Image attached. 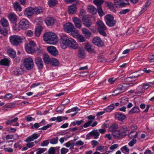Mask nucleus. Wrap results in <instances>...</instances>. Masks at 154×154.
Returning <instances> with one entry per match:
<instances>
[{
    "mask_svg": "<svg viewBox=\"0 0 154 154\" xmlns=\"http://www.w3.org/2000/svg\"><path fill=\"white\" fill-rule=\"evenodd\" d=\"M8 18L11 22L15 23L17 21V16L14 13H11L8 15Z\"/></svg>",
    "mask_w": 154,
    "mask_h": 154,
    "instance_id": "6ab92c4d",
    "label": "nucleus"
},
{
    "mask_svg": "<svg viewBox=\"0 0 154 154\" xmlns=\"http://www.w3.org/2000/svg\"><path fill=\"white\" fill-rule=\"evenodd\" d=\"M82 33L86 38H88L91 37L92 33L89 30L85 28H83L82 30Z\"/></svg>",
    "mask_w": 154,
    "mask_h": 154,
    "instance_id": "5701e85b",
    "label": "nucleus"
},
{
    "mask_svg": "<svg viewBox=\"0 0 154 154\" xmlns=\"http://www.w3.org/2000/svg\"><path fill=\"white\" fill-rule=\"evenodd\" d=\"M51 58H50L49 55L47 54L43 55V60L44 62L46 64H49L51 61Z\"/></svg>",
    "mask_w": 154,
    "mask_h": 154,
    "instance_id": "ea45409f",
    "label": "nucleus"
},
{
    "mask_svg": "<svg viewBox=\"0 0 154 154\" xmlns=\"http://www.w3.org/2000/svg\"><path fill=\"white\" fill-rule=\"evenodd\" d=\"M47 51L51 55L56 56L58 54V52L56 48L53 46H49L47 48Z\"/></svg>",
    "mask_w": 154,
    "mask_h": 154,
    "instance_id": "dca6fc26",
    "label": "nucleus"
},
{
    "mask_svg": "<svg viewBox=\"0 0 154 154\" xmlns=\"http://www.w3.org/2000/svg\"><path fill=\"white\" fill-rule=\"evenodd\" d=\"M45 23L47 26H51L54 24L55 20L52 17H47L45 19Z\"/></svg>",
    "mask_w": 154,
    "mask_h": 154,
    "instance_id": "4be33fe9",
    "label": "nucleus"
},
{
    "mask_svg": "<svg viewBox=\"0 0 154 154\" xmlns=\"http://www.w3.org/2000/svg\"><path fill=\"white\" fill-rule=\"evenodd\" d=\"M42 28L41 26H39L37 27L35 31V35L36 36H39L42 31Z\"/></svg>",
    "mask_w": 154,
    "mask_h": 154,
    "instance_id": "4c0bfd02",
    "label": "nucleus"
},
{
    "mask_svg": "<svg viewBox=\"0 0 154 154\" xmlns=\"http://www.w3.org/2000/svg\"><path fill=\"white\" fill-rule=\"evenodd\" d=\"M137 140L135 139H132L128 143V144L130 146H133L136 143Z\"/></svg>",
    "mask_w": 154,
    "mask_h": 154,
    "instance_id": "e2e57ef3",
    "label": "nucleus"
},
{
    "mask_svg": "<svg viewBox=\"0 0 154 154\" xmlns=\"http://www.w3.org/2000/svg\"><path fill=\"white\" fill-rule=\"evenodd\" d=\"M85 48L88 51L93 52L94 51V49L91 48L90 44L89 43H87L86 44Z\"/></svg>",
    "mask_w": 154,
    "mask_h": 154,
    "instance_id": "5fc2aeb1",
    "label": "nucleus"
},
{
    "mask_svg": "<svg viewBox=\"0 0 154 154\" xmlns=\"http://www.w3.org/2000/svg\"><path fill=\"white\" fill-rule=\"evenodd\" d=\"M138 72L139 71H137L132 73L130 77L126 78L125 79V81L126 82H130L134 80V79L135 78H137L139 76L141 75L138 73Z\"/></svg>",
    "mask_w": 154,
    "mask_h": 154,
    "instance_id": "6e6552de",
    "label": "nucleus"
},
{
    "mask_svg": "<svg viewBox=\"0 0 154 154\" xmlns=\"http://www.w3.org/2000/svg\"><path fill=\"white\" fill-rule=\"evenodd\" d=\"M76 8L74 6H71L68 9V12L70 14H72L75 13L76 11Z\"/></svg>",
    "mask_w": 154,
    "mask_h": 154,
    "instance_id": "e433bc0d",
    "label": "nucleus"
},
{
    "mask_svg": "<svg viewBox=\"0 0 154 154\" xmlns=\"http://www.w3.org/2000/svg\"><path fill=\"white\" fill-rule=\"evenodd\" d=\"M97 11L99 15L101 17L103 16L105 14L104 13L102 10L101 7H97Z\"/></svg>",
    "mask_w": 154,
    "mask_h": 154,
    "instance_id": "603ef678",
    "label": "nucleus"
},
{
    "mask_svg": "<svg viewBox=\"0 0 154 154\" xmlns=\"http://www.w3.org/2000/svg\"><path fill=\"white\" fill-rule=\"evenodd\" d=\"M112 134L113 137L116 139H118L122 137L119 130H116L112 131Z\"/></svg>",
    "mask_w": 154,
    "mask_h": 154,
    "instance_id": "393cba45",
    "label": "nucleus"
},
{
    "mask_svg": "<svg viewBox=\"0 0 154 154\" xmlns=\"http://www.w3.org/2000/svg\"><path fill=\"white\" fill-rule=\"evenodd\" d=\"M122 137H125L127 135V133L129 132V130L126 125L121 126L119 130Z\"/></svg>",
    "mask_w": 154,
    "mask_h": 154,
    "instance_id": "2eb2a0df",
    "label": "nucleus"
},
{
    "mask_svg": "<svg viewBox=\"0 0 154 154\" xmlns=\"http://www.w3.org/2000/svg\"><path fill=\"white\" fill-rule=\"evenodd\" d=\"M14 7V9L17 11H21L22 8L19 3L16 2L13 3Z\"/></svg>",
    "mask_w": 154,
    "mask_h": 154,
    "instance_id": "c9c22d12",
    "label": "nucleus"
},
{
    "mask_svg": "<svg viewBox=\"0 0 154 154\" xmlns=\"http://www.w3.org/2000/svg\"><path fill=\"white\" fill-rule=\"evenodd\" d=\"M19 28L23 29H26L29 27V22L26 19L21 20L19 23Z\"/></svg>",
    "mask_w": 154,
    "mask_h": 154,
    "instance_id": "0eeeda50",
    "label": "nucleus"
},
{
    "mask_svg": "<svg viewBox=\"0 0 154 154\" xmlns=\"http://www.w3.org/2000/svg\"><path fill=\"white\" fill-rule=\"evenodd\" d=\"M103 0H94V3L97 7H101V5L103 3Z\"/></svg>",
    "mask_w": 154,
    "mask_h": 154,
    "instance_id": "09e8293b",
    "label": "nucleus"
},
{
    "mask_svg": "<svg viewBox=\"0 0 154 154\" xmlns=\"http://www.w3.org/2000/svg\"><path fill=\"white\" fill-rule=\"evenodd\" d=\"M25 38L23 36H20L17 35H13L10 36V41L13 45L17 46L22 42V40H25Z\"/></svg>",
    "mask_w": 154,
    "mask_h": 154,
    "instance_id": "f03ea898",
    "label": "nucleus"
},
{
    "mask_svg": "<svg viewBox=\"0 0 154 154\" xmlns=\"http://www.w3.org/2000/svg\"><path fill=\"white\" fill-rule=\"evenodd\" d=\"M73 21L75 26L78 29H80L82 26V22L80 19L75 17L73 18Z\"/></svg>",
    "mask_w": 154,
    "mask_h": 154,
    "instance_id": "a211bd4d",
    "label": "nucleus"
},
{
    "mask_svg": "<svg viewBox=\"0 0 154 154\" xmlns=\"http://www.w3.org/2000/svg\"><path fill=\"white\" fill-rule=\"evenodd\" d=\"M69 42V43L67 47L74 49H76L78 48V44L74 39L70 38V40Z\"/></svg>",
    "mask_w": 154,
    "mask_h": 154,
    "instance_id": "f8f14e48",
    "label": "nucleus"
},
{
    "mask_svg": "<svg viewBox=\"0 0 154 154\" xmlns=\"http://www.w3.org/2000/svg\"><path fill=\"white\" fill-rule=\"evenodd\" d=\"M49 140L51 144H56L58 142V137H54Z\"/></svg>",
    "mask_w": 154,
    "mask_h": 154,
    "instance_id": "3c124183",
    "label": "nucleus"
},
{
    "mask_svg": "<svg viewBox=\"0 0 154 154\" xmlns=\"http://www.w3.org/2000/svg\"><path fill=\"white\" fill-rule=\"evenodd\" d=\"M87 118L89 120L88 121L91 122V124L93 122V121L95 119V116L91 115L88 116Z\"/></svg>",
    "mask_w": 154,
    "mask_h": 154,
    "instance_id": "69168bd1",
    "label": "nucleus"
},
{
    "mask_svg": "<svg viewBox=\"0 0 154 154\" xmlns=\"http://www.w3.org/2000/svg\"><path fill=\"white\" fill-rule=\"evenodd\" d=\"M35 62L39 69H41L43 67V62L42 59L39 57H36L35 59Z\"/></svg>",
    "mask_w": 154,
    "mask_h": 154,
    "instance_id": "4468645a",
    "label": "nucleus"
},
{
    "mask_svg": "<svg viewBox=\"0 0 154 154\" xmlns=\"http://www.w3.org/2000/svg\"><path fill=\"white\" fill-rule=\"evenodd\" d=\"M77 38L79 41L80 42H82L85 41L86 40L84 37L81 35H79Z\"/></svg>",
    "mask_w": 154,
    "mask_h": 154,
    "instance_id": "6e6d98bb",
    "label": "nucleus"
},
{
    "mask_svg": "<svg viewBox=\"0 0 154 154\" xmlns=\"http://www.w3.org/2000/svg\"><path fill=\"white\" fill-rule=\"evenodd\" d=\"M24 70L23 68L21 67L15 69L13 72V73L16 76H19L23 73Z\"/></svg>",
    "mask_w": 154,
    "mask_h": 154,
    "instance_id": "412c9836",
    "label": "nucleus"
},
{
    "mask_svg": "<svg viewBox=\"0 0 154 154\" xmlns=\"http://www.w3.org/2000/svg\"><path fill=\"white\" fill-rule=\"evenodd\" d=\"M10 60L8 58H4L1 59L0 61V64L2 65L5 66H9L10 63Z\"/></svg>",
    "mask_w": 154,
    "mask_h": 154,
    "instance_id": "bb28decb",
    "label": "nucleus"
},
{
    "mask_svg": "<svg viewBox=\"0 0 154 154\" xmlns=\"http://www.w3.org/2000/svg\"><path fill=\"white\" fill-rule=\"evenodd\" d=\"M83 25L87 28L89 27L92 24L91 20L88 17H83L82 18Z\"/></svg>",
    "mask_w": 154,
    "mask_h": 154,
    "instance_id": "f3484780",
    "label": "nucleus"
},
{
    "mask_svg": "<svg viewBox=\"0 0 154 154\" xmlns=\"http://www.w3.org/2000/svg\"><path fill=\"white\" fill-rule=\"evenodd\" d=\"M85 52L83 49L79 48L78 51V56L80 58H83L85 56Z\"/></svg>",
    "mask_w": 154,
    "mask_h": 154,
    "instance_id": "a19ab883",
    "label": "nucleus"
},
{
    "mask_svg": "<svg viewBox=\"0 0 154 154\" xmlns=\"http://www.w3.org/2000/svg\"><path fill=\"white\" fill-rule=\"evenodd\" d=\"M49 6L51 7H53L57 3V0H49L48 2Z\"/></svg>",
    "mask_w": 154,
    "mask_h": 154,
    "instance_id": "c03bdc74",
    "label": "nucleus"
},
{
    "mask_svg": "<svg viewBox=\"0 0 154 154\" xmlns=\"http://www.w3.org/2000/svg\"><path fill=\"white\" fill-rule=\"evenodd\" d=\"M153 83L151 82H149L147 83H145L142 85L145 91V90L147 89L151 86L152 85Z\"/></svg>",
    "mask_w": 154,
    "mask_h": 154,
    "instance_id": "8fccbe9b",
    "label": "nucleus"
},
{
    "mask_svg": "<svg viewBox=\"0 0 154 154\" xmlns=\"http://www.w3.org/2000/svg\"><path fill=\"white\" fill-rule=\"evenodd\" d=\"M88 135L89 136L93 137L94 139H97L98 138L100 134L97 129H94L92 131L89 133Z\"/></svg>",
    "mask_w": 154,
    "mask_h": 154,
    "instance_id": "aec40b11",
    "label": "nucleus"
},
{
    "mask_svg": "<svg viewBox=\"0 0 154 154\" xmlns=\"http://www.w3.org/2000/svg\"><path fill=\"white\" fill-rule=\"evenodd\" d=\"M114 104L113 103H112L106 108L104 109L103 110L106 112H110L114 109Z\"/></svg>",
    "mask_w": 154,
    "mask_h": 154,
    "instance_id": "37998d69",
    "label": "nucleus"
},
{
    "mask_svg": "<svg viewBox=\"0 0 154 154\" xmlns=\"http://www.w3.org/2000/svg\"><path fill=\"white\" fill-rule=\"evenodd\" d=\"M7 53L9 57L12 58H14L16 55L15 51L13 49H9L7 51Z\"/></svg>",
    "mask_w": 154,
    "mask_h": 154,
    "instance_id": "cd10ccee",
    "label": "nucleus"
},
{
    "mask_svg": "<svg viewBox=\"0 0 154 154\" xmlns=\"http://www.w3.org/2000/svg\"><path fill=\"white\" fill-rule=\"evenodd\" d=\"M47 150L46 148H39L38 149V151L37 152V154H41Z\"/></svg>",
    "mask_w": 154,
    "mask_h": 154,
    "instance_id": "680f3d73",
    "label": "nucleus"
},
{
    "mask_svg": "<svg viewBox=\"0 0 154 154\" xmlns=\"http://www.w3.org/2000/svg\"><path fill=\"white\" fill-rule=\"evenodd\" d=\"M34 13L36 14H38L43 11V9L41 7H37L33 8Z\"/></svg>",
    "mask_w": 154,
    "mask_h": 154,
    "instance_id": "a18cd8bd",
    "label": "nucleus"
},
{
    "mask_svg": "<svg viewBox=\"0 0 154 154\" xmlns=\"http://www.w3.org/2000/svg\"><path fill=\"white\" fill-rule=\"evenodd\" d=\"M115 116L120 121H122L126 118L125 115L119 112L116 113Z\"/></svg>",
    "mask_w": 154,
    "mask_h": 154,
    "instance_id": "a878e982",
    "label": "nucleus"
},
{
    "mask_svg": "<svg viewBox=\"0 0 154 154\" xmlns=\"http://www.w3.org/2000/svg\"><path fill=\"white\" fill-rule=\"evenodd\" d=\"M137 33L140 35H143L146 32L145 28L142 27H140L137 30Z\"/></svg>",
    "mask_w": 154,
    "mask_h": 154,
    "instance_id": "49530a36",
    "label": "nucleus"
},
{
    "mask_svg": "<svg viewBox=\"0 0 154 154\" xmlns=\"http://www.w3.org/2000/svg\"><path fill=\"white\" fill-rule=\"evenodd\" d=\"M140 112L139 108L136 106H134L128 112V113L132 114L134 113H138Z\"/></svg>",
    "mask_w": 154,
    "mask_h": 154,
    "instance_id": "c756f323",
    "label": "nucleus"
},
{
    "mask_svg": "<svg viewBox=\"0 0 154 154\" xmlns=\"http://www.w3.org/2000/svg\"><path fill=\"white\" fill-rule=\"evenodd\" d=\"M34 14L33 8L29 7L26 8L24 12V15L28 18H30Z\"/></svg>",
    "mask_w": 154,
    "mask_h": 154,
    "instance_id": "1a4fd4ad",
    "label": "nucleus"
},
{
    "mask_svg": "<svg viewBox=\"0 0 154 154\" xmlns=\"http://www.w3.org/2000/svg\"><path fill=\"white\" fill-rule=\"evenodd\" d=\"M118 128V125L117 124L113 123L109 127L108 130L110 132H112L115 131L116 129Z\"/></svg>",
    "mask_w": 154,
    "mask_h": 154,
    "instance_id": "2f4dec72",
    "label": "nucleus"
},
{
    "mask_svg": "<svg viewBox=\"0 0 154 154\" xmlns=\"http://www.w3.org/2000/svg\"><path fill=\"white\" fill-rule=\"evenodd\" d=\"M74 27L72 24L70 23H66L64 26V30L67 33H69L73 31L74 29Z\"/></svg>",
    "mask_w": 154,
    "mask_h": 154,
    "instance_id": "9b49d317",
    "label": "nucleus"
},
{
    "mask_svg": "<svg viewBox=\"0 0 154 154\" xmlns=\"http://www.w3.org/2000/svg\"><path fill=\"white\" fill-rule=\"evenodd\" d=\"M49 142V140H47L43 141L41 144V145L42 146H46L48 145Z\"/></svg>",
    "mask_w": 154,
    "mask_h": 154,
    "instance_id": "0e129e2a",
    "label": "nucleus"
},
{
    "mask_svg": "<svg viewBox=\"0 0 154 154\" xmlns=\"http://www.w3.org/2000/svg\"><path fill=\"white\" fill-rule=\"evenodd\" d=\"M123 2L122 0H114V5L117 8L122 7Z\"/></svg>",
    "mask_w": 154,
    "mask_h": 154,
    "instance_id": "72a5a7b5",
    "label": "nucleus"
},
{
    "mask_svg": "<svg viewBox=\"0 0 154 154\" xmlns=\"http://www.w3.org/2000/svg\"><path fill=\"white\" fill-rule=\"evenodd\" d=\"M0 32L4 36H6L8 34V31L6 29L1 30Z\"/></svg>",
    "mask_w": 154,
    "mask_h": 154,
    "instance_id": "338daca9",
    "label": "nucleus"
},
{
    "mask_svg": "<svg viewBox=\"0 0 154 154\" xmlns=\"http://www.w3.org/2000/svg\"><path fill=\"white\" fill-rule=\"evenodd\" d=\"M23 63L24 66L28 70H30L33 68L34 66L33 61L31 57L26 58L24 59Z\"/></svg>",
    "mask_w": 154,
    "mask_h": 154,
    "instance_id": "423d86ee",
    "label": "nucleus"
},
{
    "mask_svg": "<svg viewBox=\"0 0 154 154\" xmlns=\"http://www.w3.org/2000/svg\"><path fill=\"white\" fill-rule=\"evenodd\" d=\"M105 22L106 25L109 27L114 26L116 23V20L114 19V17L110 14H107L105 17Z\"/></svg>",
    "mask_w": 154,
    "mask_h": 154,
    "instance_id": "7ed1b4c3",
    "label": "nucleus"
},
{
    "mask_svg": "<svg viewBox=\"0 0 154 154\" xmlns=\"http://www.w3.org/2000/svg\"><path fill=\"white\" fill-rule=\"evenodd\" d=\"M22 142L20 140L14 144V146L15 149L19 150L22 148Z\"/></svg>",
    "mask_w": 154,
    "mask_h": 154,
    "instance_id": "de8ad7c7",
    "label": "nucleus"
},
{
    "mask_svg": "<svg viewBox=\"0 0 154 154\" xmlns=\"http://www.w3.org/2000/svg\"><path fill=\"white\" fill-rule=\"evenodd\" d=\"M108 149L107 146H103L101 145H100L97 146L96 149V151H99L101 152H104Z\"/></svg>",
    "mask_w": 154,
    "mask_h": 154,
    "instance_id": "58836bf2",
    "label": "nucleus"
},
{
    "mask_svg": "<svg viewBox=\"0 0 154 154\" xmlns=\"http://www.w3.org/2000/svg\"><path fill=\"white\" fill-rule=\"evenodd\" d=\"M128 87L127 84L123 83L119 84L118 85L116 91H119V93H122L124 92L126 89Z\"/></svg>",
    "mask_w": 154,
    "mask_h": 154,
    "instance_id": "9d476101",
    "label": "nucleus"
},
{
    "mask_svg": "<svg viewBox=\"0 0 154 154\" xmlns=\"http://www.w3.org/2000/svg\"><path fill=\"white\" fill-rule=\"evenodd\" d=\"M91 143L93 148H94L99 144V143L95 140L91 141Z\"/></svg>",
    "mask_w": 154,
    "mask_h": 154,
    "instance_id": "052dcab7",
    "label": "nucleus"
},
{
    "mask_svg": "<svg viewBox=\"0 0 154 154\" xmlns=\"http://www.w3.org/2000/svg\"><path fill=\"white\" fill-rule=\"evenodd\" d=\"M130 10L128 9H125L120 11L119 13L121 15H125L130 11Z\"/></svg>",
    "mask_w": 154,
    "mask_h": 154,
    "instance_id": "13d9d810",
    "label": "nucleus"
},
{
    "mask_svg": "<svg viewBox=\"0 0 154 154\" xmlns=\"http://www.w3.org/2000/svg\"><path fill=\"white\" fill-rule=\"evenodd\" d=\"M26 35L29 37H31L33 36V32L31 30H27L25 32Z\"/></svg>",
    "mask_w": 154,
    "mask_h": 154,
    "instance_id": "bf43d9fd",
    "label": "nucleus"
},
{
    "mask_svg": "<svg viewBox=\"0 0 154 154\" xmlns=\"http://www.w3.org/2000/svg\"><path fill=\"white\" fill-rule=\"evenodd\" d=\"M97 24L98 26L97 28V30H106V27L103 23L101 21H99L97 22Z\"/></svg>",
    "mask_w": 154,
    "mask_h": 154,
    "instance_id": "b1692460",
    "label": "nucleus"
},
{
    "mask_svg": "<svg viewBox=\"0 0 154 154\" xmlns=\"http://www.w3.org/2000/svg\"><path fill=\"white\" fill-rule=\"evenodd\" d=\"M72 35L74 37H77V38L78 35L79 34H78V30L74 28L73 31L71 32Z\"/></svg>",
    "mask_w": 154,
    "mask_h": 154,
    "instance_id": "864d4df0",
    "label": "nucleus"
},
{
    "mask_svg": "<svg viewBox=\"0 0 154 154\" xmlns=\"http://www.w3.org/2000/svg\"><path fill=\"white\" fill-rule=\"evenodd\" d=\"M36 46V44L34 42L30 41L28 44L25 45V48L27 52L29 54H32L35 52Z\"/></svg>",
    "mask_w": 154,
    "mask_h": 154,
    "instance_id": "20e7f679",
    "label": "nucleus"
},
{
    "mask_svg": "<svg viewBox=\"0 0 154 154\" xmlns=\"http://www.w3.org/2000/svg\"><path fill=\"white\" fill-rule=\"evenodd\" d=\"M49 63L53 66H57L59 64V62L55 58H51Z\"/></svg>",
    "mask_w": 154,
    "mask_h": 154,
    "instance_id": "473e14b6",
    "label": "nucleus"
},
{
    "mask_svg": "<svg viewBox=\"0 0 154 154\" xmlns=\"http://www.w3.org/2000/svg\"><path fill=\"white\" fill-rule=\"evenodd\" d=\"M49 154H54L55 153V149L54 147H51L48 150Z\"/></svg>",
    "mask_w": 154,
    "mask_h": 154,
    "instance_id": "4d7b16f0",
    "label": "nucleus"
},
{
    "mask_svg": "<svg viewBox=\"0 0 154 154\" xmlns=\"http://www.w3.org/2000/svg\"><path fill=\"white\" fill-rule=\"evenodd\" d=\"M69 40L70 38H68L66 35H64L61 37L60 43L62 48L65 49L67 48Z\"/></svg>",
    "mask_w": 154,
    "mask_h": 154,
    "instance_id": "39448f33",
    "label": "nucleus"
},
{
    "mask_svg": "<svg viewBox=\"0 0 154 154\" xmlns=\"http://www.w3.org/2000/svg\"><path fill=\"white\" fill-rule=\"evenodd\" d=\"M137 133L136 131H133L130 132L128 135V137L131 139H135L137 136Z\"/></svg>",
    "mask_w": 154,
    "mask_h": 154,
    "instance_id": "79ce46f5",
    "label": "nucleus"
},
{
    "mask_svg": "<svg viewBox=\"0 0 154 154\" xmlns=\"http://www.w3.org/2000/svg\"><path fill=\"white\" fill-rule=\"evenodd\" d=\"M0 23L2 26L4 27L8 26V20L5 18H2L0 20Z\"/></svg>",
    "mask_w": 154,
    "mask_h": 154,
    "instance_id": "f704fd0d",
    "label": "nucleus"
},
{
    "mask_svg": "<svg viewBox=\"0 0 154 154\" xmlns=\"http://www.w3.org/2000/svg\"><path fill=\"white\" fill-rule=\"evenodd\" d=\"M88 11L93 14H95L96 13L97 10L96 8L92 5H89L88 7Z\"/></svg>",
    "mask_w": 154,
    "mask_h": 154,
    "instance_id": "7c9ffc66",
    "label": "nucleus"
},
{
    "mask_svg": "<svg viewBox=\"0 0 154 154\" xmlns=\"http://www.w3.org/2000/svg\"><path fill=\"white\" fill-rule=\"evenodd\" d=\"M92 42L98 47H101L103 45V42L100 38L98 37H95L92 40Z\"/></svg>",
    "mask_w": 154,
    "mask_h": 154,
    "instance_id": "ddd939ff",
    "label": "nucleus"
},
{
    "mask_svg": "<svg viewBox=\"0 0 154 154\" xmlns=\"http://www.w3.org/2000/svg\"><path fill=\"white\" fill-rule=\"evenodd\" d=\"M69 151L68 149L65 148H62L60 150L61 154H65Z\"/></svg>",
    "mask_w": 154,
    "mask_h": 154,
    "instance_id": "774afa93",
    "label": "nucleus"
},
{
    "mask_svg": "<svg viewBox=\"0 0 154 154\" xmlns=\"http://www.w3.org/2000/svg\"><path fill=\"white\" fill-rule=\"evenodd\" d=\"M145 91L143 86L140 85L138 86L136 89V90L134 92L135 94H141L143 93Z\"/></svg>",
    "mask_w": 154,
    "mask_h": 154,
    "instance_id": "c85d7f7f",
    "label": "nucleus"
},
{
    "mask_svg": "<svg viewBox=\"0 0 154 154\" xmlns=\"http://www.w3.org/2000/svg\"><path fill=\"white\" fill-rule=\"evenodd\" d=\"M43 39L47 43L54 45L58 41V38L55 34L52 32H48L44 35Z\"/></svg>",
    "mask_w": 154,
    "mask_h": 154,
    "instance_id": "f257e3e1",
    "label": "nucleus"
}]
</instances>
